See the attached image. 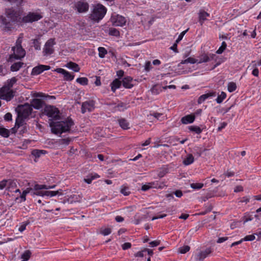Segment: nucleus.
Returning a JSON list of instances; mask_svg holds the SVG:
<instances>
[{
  "instance_id": "b1692460",
  "label": "nucleus",
  "mask_w": 261,
  "mask_h": 261,
  "mask_svg": "<svg viewBox=\"0 0 261 261\" xmlns=\"http://www.w3.org/2000/svg\"><path fill=\"white\" fill-rule=\"evenodd\" d=\"M64 67L69 69H71L74 72H79L80 70V68L78 64H77L75 63H73L72 62H70L68 63H67Z\"/></svg>"
},
{
  "instance_id": "bb28decb",
  "label": "nucleus",
  "mask_w": 261,
  "mask_h": 261,
  "mask_svg": "<svg viewBox=\"0 0 261 261\" xmlns=\"http://www.w3.org/2000/svg\"><path fill=\"white\" fill-rule=\"evenodd\" d=\"M121 82L118 79H115L111 84V89L114 92L116 89L120 88Z\"/></svg>"
},
{
  "instance_id": "79ce46f5",
  "label": "nucleus",
  "mask_w": 261,
  "mask_h": 261,
  "mask_svg": "<svg viewBox=\"0 0 261 261\" xmlns=\"http://www.w3.org/2000/svg\"><path fill=\"white\" fill-rule=\"evenodd\" d=\"M115 111H123L126 109L127 106L123 103H119L116 107H115Z\"/></svg>"
},
{
  "instance_id": "5fc2aeb1",
  "label": "nucleus",
  "mask_w": 261,
  "mask_h": 261,
  "mask_svg": "<svg viewBox=\"0 0 261 261\" xmlns=\"http://www.w3.org/2000/svg\"><path fill=\"white\" fill-rule=\"evenodd\" d=\"M152 68L151 63L150 61H146L144 65V70L146 72H148Z\"/></svg>"
},
{
  "instance_id": "c03bdc74",
  "label": "nucleus",
  "mask_w": 261,
  "mask_h": 261,
  "mask_svg": "<svg viewBox=\"0 0 261 261\" xmlns=\"http://www.w3.org/2000/svg\"><path fill=\"white\" fill-rule=\"evenodd\" d=\"M0 135L4 137H8L9 136V131L3 127H0Z\"/></svg>"
},
{
  "instance_id": "39448f33",
  "label": "nucleus",
  "mask_w": 261,
  "mask_h": 261,
  "mask_svg": "<svg viewBox=\"0 0 261 261\" xmlns=\"http://www.w3.org/2000/svg\"><path fill=\"white\" fill-rule=\"evenodd\" d=\"M43 113L49 118V123L60 119V111L54 106H46L44 109Z\"/></svg>"
},
{
  "instance_id": "2eb2a0df",
  "label": "nucleus",
  "mask_w": 261,
  "mask_h": 261,
  "mask_svg": "<svg viewBox=\"0 0 261 261\" xmlns=\"http://www.w3.org/2000/svg\"><path fill=\"white\" fill-rule=\"evenodd\" d=\"M50 69V67L48 65H39L38 66L34 67L31 72V75H38L44 71L48 70Z\"/></svg>"
},
{
  "instance_id": "1a4fd4ad",
  "label": "nucleus",
  "mask_w": 261,
  "mask_h": 261,
  "mask_svg": "<svg viewBox=\"0 0 261 261\" xmlns=\"http://www.w3.org/2000/svg\"><path fill=\"white\" fill-rule=\"evenodd\" d=\"M13 97L14 92L11 89L5 85L0 89V98L1 99L10 101Z\"/></svg>"
},
{
  "instance_id": "412c9836",
  "label": "nucleus",
  "mask_w": 261,
  "mask_h": 261,
  "mask_svg": "<svg viewBox=\"0 0 261 261\" xmlns=\"http://www.w3.org/2000/svg\"><path fill=\"white\" fill-rule=\"evenodd\" d=\"M195 119V115L190 114L182 117L181 119V122L182 124H188L193 123Z\"/></svg>"
},
{
  "instance_id": "09e8293b",
  "label": "nucleus",
  "mask_w": 261,
  "mask_h": 261,
  "mask_svg": "<svg viewBox=\"0 0 261 261\" xmlns=\"http://www.w3.org/2000/svg\"><path fill=\"white\" fill-rule=\"evenodd\" d=\"M8 183V179H4L0 181V190L6 189L7 184Z\"/></svg>"
},
{
  "instance_id": "de8ad7c7",
  "label": "nucleus",
  "mask_w": 261,
  "mask_h": 261,
  "mask_svg": "<svg viewBox=\"0 0 261 261\" xmlns=\"http://www.w3.org/2000/svg\"><path fill=\"white\" fill-rule=\"evenodd\" d=\"M190 247L189 246H184L179 248V252L180 253L185 254L190 250Z\"/></svg>"
},
{
  "instance_id": "4be33fe9",
  "label": "nucleus",
  "mask_w": 261,
  "mask_h": 261,
  "mask_svg": "<svg viewBox=\"0 0 261 261\" xmlns=\"http://www.w3.org/2000/svg\"><path fill=\"white\" fill-rule=\"evenodd\" d=\"M44 102L39 99H33L31 103L32 108L33 107L35 109L39 110L43 108Z\"/></svg>"
},
{
  "instance_id": "f704fd0d",
  "label": "nucleus",
  "mask_w": 261,
  "mask_h": 261,
  "mask_svg": "<svg viewBox=\"0 0 261 261\" xmlns=\"http://www.w3.org/2000/svg\"><path fill=\"white\" fill-rule=\"evenodd\" d=\"M31 252L30 250H25L21 255V258L22 260L28 261L31 255Z\"/></svg>"
},
{
  "instance_id": "338daca9",
  "label": "nucleus",
  "mask_w": 261,
  "mask_h": 261,
  "mask_svg": "<svg viewBox=\"0 0 261 261\" xmlns=\"http://www.w3.org/2000/svg\"><path fill=\"white\" fill-rule=\"evenodd\" d=\"M27 224L25 223H22L20 225L18 228V230L22 232L26 229Z\"/></svg>"
},
{
  "instance_id": "5701e85b",
  "label": "nucleus",
  "mask_w": 261,
  "mask_h": 261,
  "mask_svg": "<svg viewBox=\"0 0 261 261\" xmlns=\"http://www.w3.org/2000/svg\"><path fill=\"white\" fill-rule=\"evenodd\" d=\"M210 16V14L206 12L201 10L198 13L199 22L202 25L204 21L206 20L207 17Z\"/></svg>"
},
{
  "instance_id": "7ed1b4c3",
  "label": "nucleus",
  "mask_w": 261,
  "mask_h": 261,
  "mask_svg": "<svg viewBox=\"0 0 261 261\" xmlns=\"http://www.w3.org/2000/svg\"><path fill=\"white\" fill-rule=\"evenodd\" d=\"M22 38L19 37L16 42V45L12 47L13 53L10 56L9 61L13 62L14 60L21 59L25 55V51L21 46Z\"/></svg>"
},
{
  "instance_id": "f8f14e48",
  "label": "nucleus",
  "mask_w": 261,
  "mask_h": 261,
  "mask_svg": "<svg viewBox=\"0 0 261 261\" xmlns=\"http://www.w3.org/2000/svg\"><path fill=\"white\" fill-rule=\"evenodd\" d=\"M54 71L60 73L63 75L64 80L67 81H71L73 80L74 75L69 71L61 68H56Z\"/></svg>"
},
{
  "instance_id": "a18cd8bd",
  "label": "nucleus",
  "mask_w": 261,
  "mask_h": 261,
  "mask_svg": "<svg viewBox=\"0 0 261 261\" xmlns=\"http://www.w3.org/2000/svg\"><path fill=\"white\" fill-rule=\"evenodd\" d=\"M111 232V229L109 227L102 228L100 230V233L103 236H108Z\"/></svg>"
},
{
  "instance_id": "c756f323",
  "label": "nucleus",
  "mask_w": 261,
  "mask_h": 261,
  "mask_svg": "<svg viewBox=\"0 0 261 261\" xmlns=\"http://www.w3.org/2000/svg\"><path fill=\"white\" fill-rule=\"evenodd\" d=\"M56 187V185H53L50 186H48L45 185H39V184H36V190H48V189H54Z\"/></svg>"
},
{
  "instance_id": "f257e3e1",
  "label": "nucleus",
  "mask_w": 261,
  "mask_h": 261,
  "mask_svg": "<svg viewBox=\"0 0 261 261\" xmlns=\"http://www.w3.org/2000/svg\"><path fill=\"white\" fill-rule=\"evenodd\" d=\"M73 124V121L69 119L65 121H51L49 122L51 132L56 135L61 134L69 131Z\"/></svg>"
},
{
  "instance_id": "49530a36",
  "label": "nucleus",
  "mask_w": 261,
  "mask_h": 261,
  "mask_svg": "<svg viewBox=\"0 0 261 261\" xmlns=\"http://www.w3.org/2000/svg\"><path fill=\"white\" fill-rule=\"evenodd\" d=\"M190 186L193 189L198 190L203 187V184L202 183H192Z\"/></svg>"
},
{
  "instance_id": "2f4dec72",
  "label": "nucleus",
  "mask_w": 261,
  "mask_h": 261,
  "mask_svg": "<svg viewBox=\"0 0 261 261\" xmlns=\"http://www.w3.org/2000/svg\"><path fill=\"white\" fill-rule=\"evenodd\" d=\"M23 63L21 62H18L14 63L11 66V70L12 71H18L22 65Z\"/></svg>"
},
{
  "instance_id": "680f3d73",
  "label": "nucleus",
  "mask_w": 261,
  "mask_h": 261,
  "mask_svg": "<svg viewBox=\"0 0 261 261\" xmlns=\"http://www.w3.org/2000/svg\"><path fill=\"white\" fill-rule=\"evenodd\" d=\"M131 247V244L130 243H125L122 245V248L123 250L127 249Z\"/></svg>"
},
{
  "instance_id": "0e129e2a",
  "label": "nucleus",
  "mask_w": 261,
  "mask_h": 261,
  "mask_svg": "<svg viewBox=\"0 0 261 261\" xmlns=\"http://www.w3.org/2000/svg\"><path fill=\"white\" fill-rule=\"evenodd\" d=\"M188 29L182 32L178 36V40H181L184 36V35L186 34V33L188 32Z\"/></svg>"
},
{
  "instance_id": "052dcab7",
  "label": "nucleus",
  "mask_w": 261,
  "mask_h": 261,
  "mask_svg": "<svg viewBox=\"0 0 261 261\" xmlns=\"http://www.w3.org/2000/svg\"><path fill=\"white\" fill-rule=\"evenodd\" d=\"M227 125V123L223 122L220 124V126L218 128V131L220 132L222 129L224 128Z\"/></svg>"
},
{
  "instance_id": "4d7b16f0",
  "label": "nucleus",
  "mask_w": 261,
  "mask_h": 261,
  "mask_svg": "<svg viewBox=\"0 0 261 261\" xmlns=\"http://www.w3.org/2000/svg\"><path fill=\"white\" fill-rule=\"evenodd\" d=\"M150 189H151V186H150L149 182L143 185L141 188V189L144 191H147Z\"/></svg>"
},
{
  "instance_id": "393cba45",
  "label": "nucleus",
  "mask_w": 261,
  "mask_h": 261,
  "mask_svg": "<svg viewBox=\"0 0 261 261\" xmlns=\"http://www.w3.org/2000/svg\"><path fill=\"white\" fill-rule=\"evenodd\" d=\"M215 96V93L214 92L208 93L205 94H203L201 95L198 99V103H202L206 99H207L210 97H213Z\"/></svg>"
},
{
  "instance_id": "0eeeda50",
  "label": "nucleus",
  "mask_w": 261,
  "mask_h": 261,
  "mask_svg": "<svg viewBox=\"0 0 261 261\" xmlns=\"http://www.w3.org/2000/svg\"><path fill=\"white\" fill-rule=\"evenodd\" d=\"M42 15L40 11L30 12L22 19L24 22H33L38 21L42 18Z\"/></svg>"
},
{
  "instance_id": "37998d69",
  "label": "nucleus",
  "mask_w": 261,
  "mask_h": 261,
  "mask_svg": "<svg viewBox=\"0 0 261 261\" xmlns=\"http://www.w3.org/2000/svg\"><path fill=\"white\" fill-rule=\"evenodd\" d=\"M227 44L225 42H222L221 46L217 50L216 53L218 54H221L226 49Z\"/></svg>"
},
{
  "instance_id": "9d476101",
  "label": "nucleus",
  "mask_w": 261,
  "mask_h": 261,
  "mask_svg": "<svg viewBox=\"0 0 261 261\" xmlns=\"http://www.w3.org/2000/svg\"><path fill=\"white\" fill-rule=\"evenodd\" d=\"M62 190H59L55 191H46L44 190H39V192H36L37 196L42 197H51L56 195H62Z\"/></svg>"
},
{
  "instance_id": "7c9ffc66",
  "label": "nucleus",
  "mask_w": 261,
  "mask_h": 261,
  "mask_svg": "<svg viewBox=\"0 0 261 261\" xmlns=\"http://www.w3.org/2000/svg\"><path fill=\"white\" fill-rule=\"evenodd\" d=\"M46 151L44 150L35 149L32 151V154L36 158H39L42 154H45Z\"/></svg>"
},
{
  "instance_id": "8fccbe9b",
  "label": "nucleus",
  "mask_w": 261,
  "mask_h": 261,
  "mask_svg": "<svg viewBox=\"0 0 261 261\" xmlns=\"http://www.w3.org/2000/svg\"><path fill=\"white\" fill-rule=\"evenodd\" d=\"M210 60L209 57L206 54L203 55L201 57V59L199 61L198 60V63H201L203 62H206Z\"/></svg>"
},
{
  "instance_id": "c9c22d12",
  "label": "nucleus",
  "mask_w": 261,
  "mask_h": 261,
  "mask_svg": "<svg viewBox=\"0 0 261 261\" xmlns=\"http://www.w3.org/2000/svg\"><path fill=\"white\" fill-rule=\"evenodd\" d=\"M237 89V85L234 82H229L227 85V90L229 92L234 91Z\"/></svg>"
},
{
  "instance_id": "774afa93",
  "label": "nucleus",
  "mask_w": 261,
  "mask_h": 261,
  "mask_svg": "<svg viewBox=\"0 0 261 261\" xmlns=\"http://www.w3.org/2000/svg\"><path fill=\"white\" fill-rule=\"evenodd\" d=\"M252 74L255 76H258L259 74V71L257 68H255L252 72Z\"/></svg>"
},
{
  "instance_id": "4468645a",
  "label": "nucleus",
  "mask_w": 261,
  "mask_h": 261,
  "mask_svg": "<svg viewBox=\"0 0 261 261\" xmlns=\"http://www.w3.org/2000/svg\"><path fill=\"white\" fill-rule=\"evenodd\" d=\"M36 192H39V190L38 191L36 190V185L34 186L33 188H27L22 193H19L20 194L21 201H24L26 200L25 196L28 194L30 193L33 197L37 196V194L36 193Z\"/></svg>"
},
{
  "instance_id": "f3484780",
  "label": "nucleus",
  "mask_w": 261,
  "mask_h": 261,
  "mask_svg": "<svg viewBox=\"0 0 261 261\" xmlns=\"http://www.w3.org/2000/svg\"><path fill=\"white\" fill-rule=\"evenodd\" d=\"M16 181L12 179H8V183L6 188V190L9 192H15V193L18 192L20 193V191L19 189H15L16 188Z\"/></svg>"
},
{
  "instance_id": "473e14b6",
  "label": "nucleus",
  "mask_w": 261,
  "mask_h": 261,
  "mask_svg": "<svg viewBox=\"0 0 261 261\" xmlns=\"http://www.w3.org/2000/svg\"><path fill=\"white\" fill-rule=\"evenodd\" d=\"M119 123L121 127L124 129H127L129 128V123L126 120L120 119L119 121Z\"/></svg>"
},
{
  "instance_id": "20e7f679",
  "label": "nucleus",
  "mask_w": 261,
  "mask_h": 261,
  "mask_svg": "<svg viewBox=\"0 0 261 261\" xmlns=\"http://www.w3.org/2000/svg\"><path fill=\"white\" fill-rule=\"evenodd\" d=\"M106 8L101 4H98L93 6V10L91 14V18L95 21L102 19L107 13Z\"/></svg>"
},
{
  "instance_id": "ddd939ff",
  "label": "nucleus",
  "mask_w": 261,
  "mask_h": 261,
  "mask_svg": "<svg viewBox=\"0 0 261 261\" xmlns=\"http://www.w3.org/2000/svg\"><path fill=\"white\" fill-rule=\"evenodd\" d=\"M36 192H39V190L38 191L36 190V185L34 186L33 188H27L22 193H19L20 194L21 201H24L26 200L25 196L28 194L30 193L33 197L37 196V194L36 193Z\"/></svg>"
},
{
  "instance_id": "dca6fc26",
  "label": "nucleus",
  "mask_w": 261,
  "mask_h": 261,
  "mask_svg": "<svg viewBox=\"0 0 261 261\" xmlns=\"http://www.w3.org/2000/svg\"><path fill=\"white\" fill-rule=\"evenodd\" d=\"M55 39L52 38L49 39L46 42L44 48V52L46 55H50L53 53V46L55 45Z\"/></svg>"
},
{
  "instance_id": "aec40b11",
  "label": "nucleus",
  "mask_w": 261,
  "mask_h": 261,
  "mask_svg": "<svg viewBox=\"0 0 261 261\" xmlns=\"http://www.w3.org/2000/svg\"><path fill=\"white\" fill-rule=\"evenodd\" d=\"M123 86L125 88L130 89L134 86L133 80L130 76H127L124 77L122 80Z\"/></svg>"
},
{
  "instance_id": "13d9d810",
  "label": "nucleus",
  "mask_w": 261,
  "mask_h": 261,
  "mask_svg": "<svg viewBox=\"0 0 261 261\" xmlns=\"http://www.w3.org/2000/svg\"><path fill=\"white\" fill-rule=\"evenodd\" d=\"M11 3L15 4L16 5H20L23 2V0H8Z\"/></svg>"
},
{
  "instance_id": "e2e57ef3",
  "label": "nucleus",
  "mask_w": 261,
  "mask_h": 261,
  "mask_svg": "<svg viewBox=\"0 0 261 261\" xmlns=\"http://www.w3.org/2000/svg\"><path fill=\"white\" fill-rule=\"evenodd\" d=\"M12 116L11 114L10 113H8L6 114H5L4 116V119L5 120L10 121L12 120Z\"/></svg>"
},
{
  "instance_id": "72a5a7b5",
  "label": "nucleus",
  "mask_w": 261,
  "mask_h": 261,
  "mask_svg": "<svg viewBox=\"0 0 261 261\" xmlns=\"http://www.w3.org/2000/svg\"><path fill=\"white\" fill-rule=\"evenodd\" d=\"M188 128L190 131L195 132L197 134H200L202 132V129L198 126H190Z\"/></svg>"
},
{
  "instance_id": "f03ea898",
  "label": "nucleus",
  "mask_w": 261,
  "mask_h": 261,
  "mask_svg": "<svg viewBox=\"0 0 261 261\" xmlns=\"http://www.w3.org/2000/svg\"><path fill=\"white\" fill-rule=\"evenodd\" d=\"M6 17H2L1 21L4 27L10 28L11 23L19 21L20 14L13 10L8 9L6 11Z\"/></svg>"
},
{
  "instance_id": "6e6552de",
  "label": "nucleus",
  "mask_w": 261,
  "mask_h": 261,
  "mask_svg": "<svg viewBox=\"0 0 261 261\" xmlns=\"http://www.w3.org/2000/svg\"><path fill=\"white\" fill-rule=\"evenodd\" d=\"M110 21L115 27H123L125 24L126 19L124 17L114 13L112 15Z\"/></svg>"
},
{
  "instance_id": "a878e982",
  "label": "nucleus",
  "mask_w": 261,
  "mask_h": 261,
  "mask_svg": "<svg viewBox=\"0 0 261 261\" xmlns=\"http://www.w3.org/2000/svg\"><path fill=\"white\" fill-rule=\"evenodd\" d=\"M100 176L96 173H92L89 174L87 178H84V180L88 184L91 183L92 181L95 179L99 178Z\"/></svg>"
},
{
  "instance_id": "e433bc0d",
  "label": "nucleus",
  "mask_w": 261,
  "mask_h": 261,
  "mask_svg": "<svg viewBox=\"0 0 261 261\" xmlns=\"http://www.w3.org/2000/svg\"><path fill=\"white\" fill-rule=\"evenodd\" d=\"M77 83L82 85H87L88 83V80L87 77H79L76 80Z\"/></svg>"
},
{
  "instance_id": "864d4df0",
  "label": "nucleus",
  "mask_w": 261,
  "mask_h": 261,
  "mask_svg": "<svg viewBox=\"0 0 261 261\" xmlns=\"http://www.w3.org/2000/svg\"><path fill=\"white\" fill-rule=\"evenodd\" d=\"M69 140L67 139H60L58 141V144L61 146H66L68 145Z\"/></svg>"
},
{
  "instance_id": "9b49d317",
  "label": "nucleus",
  "mask_w": 261,
  "mask_h": 261,
  "mask_svg": "<svg viewBox=\"0 0 261 261\" xmlns=\"http://www.w3.org/2000/svg\"><path fill=\"white\" fill-rule=\"evenodd\" d=\"M74 9L79 13L86 12L89 9L88 4L83 1H80L74 4Z\"/></svg>"
},
{
  "instance_id": "6ab92c4d",
  "label": "nucleus",
  "mask_w": 261,
  "mask_h": 261,
  "mask_svg": "<svg viewBox=\"0 0 261 261\" xmlns=\"http://www.w3.org/2000/svg\"><path fill=\"white\" fill-rule=\"evenodd\" d=\"M211 252V249L207 248L204 251H200L198 254H197L196 258L197 259L203 260L206 258Z\"/></svg>"
},
{
  "instance_id": "6e6d98bb",
  "label": "nucleus",
  "mask_w": 261,
  "mask_h": 261,
  "mask_svg": "<svg viewBox=\"0 0 261 261\" xmlns=\"http://www.w3.org/2000/svg\"><path fill=\"white\" fill-rule=\"evenodd\" d=\"M33 44L35 48L36 49H40V42L37 39L34 40L33 41Z\"/></svg>"
},
{
  "instance_id": "ea45409f",
  "label": "nucleus",
  "mask_w": 261,
  "mask_h": 261,
  "mask_svg": "<svg viewBox=\"0 0 261 261\" xmlns=\"http://www.w3.org/2000/svg\"><path fill=\"white\" fill-rule=\"evenodd\" d=\"M109 34L110 35L116 37H118L120 35L119 31L115 28L110 29Z\"/></svg>"
},
{
  "instance_id": "58836bf2",
  "label": "nucleus",
  "mask_w": 261,
  "mask_h": 261,
  "mask_svg": "<svg viewBox=\"0 0 261 261\" xmlns=\"http://www.w3.org/2000/svg\"><path fill=\"white\" fill-rule=\"evenodd\" d=\"M17 82V79L16 77H13L11 78L10 80H8L7 84L5 86H6L7 87H9V88L11 89V88L13 87V85L16 83Z\"/></svg>"
},
{
  "instance_id": "4c0bfd02",
  "label": "nucleus",
  "mask_w": 261,
  "mask_h": 261,
  "mask_svg": "<svg viewBox=\"0 0 261 261\" xmlns=\"http://www.w3.org/2000/svg\"><path fill=\"white\" fill-rule=\"evenodd\" d=\"M226 97V94L224 92H221V94L218 95L216 99L218 103H221Z\"/></svg>"
},
{
  "instance_id": "423d86ee",
  "label": "nucleus",
  "mask_w": 261,
  "mask_h": 261,
  "mask_svg": "<svg viewBox=\"0 0 261 261\" xmlns=\"http://www.w3.org/2000/svg\"><path fill=\"white\" fill-rule=\"evenodd\" d=\"M32 110L33 109L32 106L28 103L24 104V105L19 107L18 117L16 120V125H17L18 127L21 124V122H19V121L20 119L19 117H22L23 118H26L30 114H31Z\"/></svg>"
},
{
  "instance_id": "cd10ccee",
  "label": "nucleus",
  "mask_w": 261,
  "mask_h": 261,
  "mask_svg": "<svg viewBox=\"0 0 261 261\" xmlns=\"http://www.w3.org/2000/svg\"><path fill=\"white\" fill-rule=\"evenodd\" d=\"M194 158L192 154H188L183 161L184 165L187 166L192 164L194 162Z\"/></svg>"
},
{
  "instance_id": "a211bd4d",
  "label": "nucleus",
  "mask_w": 261,
  "mask_h": 261,
  "mask_svg": "<svg viewBox=\"0 0 261 261\" xmlns=\"http://www.w3.org/2000/svg\"><path fill=\"white\" fill-rule=\"evenodd\" d=\"M94 108V103L93 101H86L82 104V112L83 113L87 111H91Z\"/></svg>"
},
{
  "instance_id": "a19ab883",
  "label": "nucleus",
  "mask_w": 261,
  "mask_h": 261,
  "mask_svg": "<svg viewBox=\"0 0 261 261\" xmlns=\"http://www.w3.org/2000/svg\"><path fill=\"white\" fill-rule=\"evenodd\" d=\"M98 52H99V53H98L99 57L101 58H104V57L107 53V50L104 47H99L98 48Z\"/></svg>"
},
{
  "instance_id": "3c124183",
  "label": "nucleus",
  "mask_w": 261,
  "mask_h": 261,
  "mask_svg": "<svg viewBox=\"0 0 261 261\" xmlns=\"http://www.w3.org/2000/svg\"><path fill=\"white\" fill-rule=\"evenodd\" d=\"M121 193L125 196H127L130 194L128 188L125 186L121 187Z\"/></svg>"
},
{
  "instance_id": "bf43d9fd",
  "label": "nucleus",
  "mask_w": 261,
  "mask_h": 261,
  "mask_svg": "<svg viewBox=\"0 0 261 261\" xmlns=\"http://www.w3.org/2000/svg\"><path fill=\"white\" fill-rule=\"evenodd\" d=\"M160 241H158V240H155V241H151V242H150L149 243V244L152 247L157 246L159 245H160Z\"/></svg>"
},
{
  "instance_id": "c85d7f7f",
  "label": "nucleus",
  "mask_w": 261,
  "mask_h": 261,
  "mask_svg": "<svg viewBox=\"0 0 261 261\" xmlns=\"http://www.w3.org/2000/svg\"><path fill=\"white\" fill-rule=\"evenodd\" d=\"M194 64V63H198V60L195 59L193 57H189L185 60H183L181 61L180 63L181 64Z\"/></svg>"
},
{
  "instance_id": "603ef678",
  "label": "nucleus",
  "mask_w": 261,
  "mask_h": 261,
  "mask_svg": "<svg viewBox=\"0 0 261 261\" xmlns=\"http://www.w3.org/2000/svg\"><path fill=\"white\" fill-rule=\"evenodd\" d=\"M255 239V234L246 236L243 238V241H252Z\"/></svg>"
},
{
  "instance_id": "69168bd1",
  "label": "nucleus",
  "mask_w": 261,
  "mask_h": 261,
  "mask_svg": "<svg viewBox=\"0 0 261 261\" xmlns=\"http://www.w3.org/2000/svg\"><path fill=\"white\" fill-rule=\"evenodd\" d=\"M149 183L150 185V186H151V188H158V187H159L158 182L156 181L149 182Z\"/></svg>"
}]
</instances>
